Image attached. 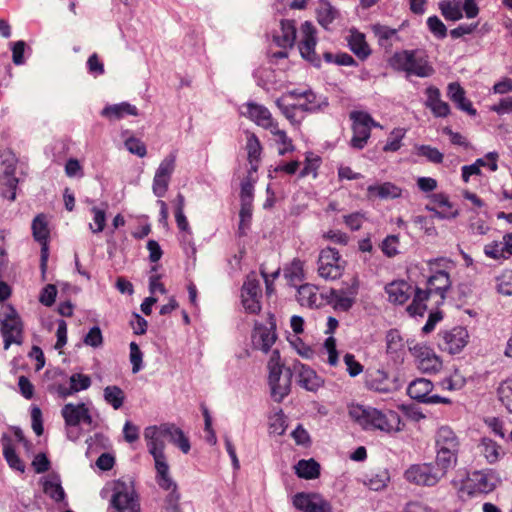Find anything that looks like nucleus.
<instances>
[{
    "label": "nucleus",
    "instance_id": "obj_25",
    "mask_svg": "<svg viewBox=\"0 0 512 512\" xmlns=\"http://www.w3.org/2000/svg\"><path fill=\"white\" fill-rule=\"evenodd\" d=\"M144 437L147 440V447L152 456L165 455L164 437L160 434L159 426L146 427Z\"/></svg>",
    "mask_w": 512,
    "mask_h": 512
},
{
    "label": "nucleus",
    "instance_id": "obj_20",
    "mask_svg": "<svg viewBox=\"0 0 512 512\" xmlns=\"http://www.w3.org/2000/svg\"><path fill=\"white\" fill-rule=\"evenodd\" d=\"M159 429L160 434L177 446L184 454L190 451L191 446L188 437L175 424L164 423L159 425Z\"/></svg>",
    "mask_w": 512,
    "mask_h": 512
},
{
    "label": "nucleus",
    "instance_id": "obj_57",
    "mask_svg": "<svg viewBox=\"0 0 512 512\" xmlns=\"http://www.w3.org/2000/svg\"><path fill=\"white\" fill-rule=\"evenodd\" d=\"M57 296V288L53 284H47L41 291L39 301L41 304L50 307L54 304Z\"/></svg>",
    "mask_w": 512,
    "mask_h": 512
},
{
    "label": "nucleus",
    "instance_id": "obj_55",
    "mask_svg": "<svg viewBox=\"0 0 512 512\" xmlns=\"http://www.w3.org/2000/svg\"><path fill=\"white\" fill-rule=\"evenodd\" d=\"M125 147L130 153L137 155L138 157L141 158L146 156L147 154L146 145L144 144V142L135 137H129L128 139H126Z\"/></svg>",
    "mask_w": 512,
    "mask_h": 512
},
{
    "label": "nucleus",
    "instance_id": "obj_61",
    "mask_svg": "<svg viewBox=\"0 0 512 512\" xmlns=\"http://www.w3.org/2000/svg\"><path fill=\"white\" fill-rule=\"evenodd\" d=\"M169 182V178L155 174L152 185L153 193L159 198L164 197L168 190Z\"/></svg>",
    "mask_w": 512,
    "mask_h": 512
},
{
    "label": "nucleus",
    "instance_id": "obj_35",
    "mask_svg": "<svg viewBox=\"0 0 512 512\" xmlns=\"http://www.w3.org/2000/svg\"><path fill=\"white\" fill-rule=\"evenodd\" d=\"M479 449L480 453L491 464L497 462L504 454L502 448L494 440L486 437L482 438Z\"/></svg>",
    "mask_w": 512,
    "mask_h": 512
},
{
    "label": "nucleus",
    "instance_id": "obj_44",
    "mask_svg": "<svg viewBox=\"0 0 512 512\" xmlns=\"http://www.w3.org/2000/svg\"><path fill=\"white\" fill-rule=\"evenodd\" d=\"M497 394L501 403L512 413V378L503 381L499 385Z\"/></svg>",
    "mask_w": 512,
    "mask_h": 512
},
{
    "label": "nucleus",
    "instance_id": "obj_28",
    "mask_svg": "<svg viewBox=\"0 0 512 512\" xmlns=\"http://www.w3.org/2000/svg\"><path fill=\"white\" fill-rule=\"evenodd\" d=\"M448 96L457 107L467 112L469 115H476V110L473 108L471 101L465 97V90L458 83H450L448 85Z\"/></svg>",
    "mask_w": 512,
    "mask_h": 512
},
{
    "label": "nucleus",
    "instance_id": "obj_22",
    "mask_svg": "<svg viewBox=\"0 0 512 512\" xmlns=\"http://www.w3.org/2000/svg\"><path fill=\"white\" fill-rule=\"evenodd\" d=\"M246 110H242L241 114L251 121L255 122L258 126L264 127L270 124L272 115L270 111L263 105L255 102H247L242 106Z\"/></svg>",
    "mask_w": 512,
    "mask_h": 512
},
{
    "label": "nucleus",
    "instance_id": "obj_49",
    "mask_svg": "<svg viewBox=\"0 0 512 512\" xmlns=\"http://www.w3.org/2000/svg\"><path fill=\"white\" fill-rule=\"evenodd\" d=\"M497 291L502 295H512V270L504 271L497 277Z\"/></svg>",
    "mask_w": 512,
    "mask_h": 512
},
{
    "label": "nucleus",
    "instance_id": "obj_43",
    "mask_svg": "<svg viewBox=\"0 0 512 512\" xmlns=\"http://www.w3.org/2000/svg\"><path fill=\"white\" fill-rule=\"evenodd\" d=\"M246 149L248 152V161L251 165L258 162L262 152V146L258 137L254 133H250L247 137Z\"/></svg>",
    "mask_w": 512,
    "mask_h": 512
},
{
    "label": "nucleus",
    "instance_id": "obj_50",
    "mask_svg": "<svg viewBox=\"0 0 512 512\" xmlns=\"http://www.w3.org/2000/svg\"><path fill=\"white\" fill-rule=\"evenodd\" d=\"M427 26L430 32L438 39H444L447 36V28L437 16H430L427 19Z\"/></svg>",
    "mask_w": 512,
    "mask_h": 512
},
{
    "label": "nucleus",
    "instance_id": "obj_51",
    "mask_svg": "<svg viewBox=\"0 0 512 512\" xmlns=\"http://www.w3.org/2000/svg\"><path fill=\"white\" fill-rule=\"evenodd\" d=\"M418 155L426 157L430 162L439 164L443 161V154L435 147L421 145L418 147Z\"/></svg>",
    "mask_w": 512,
    "mask_h": 512
},
{
    "label": "nucleus",
    "instance_id": "obj_32",
    "mask_svg": "<svg viewBox=\"0 0 512 512\" xmlns=\"http://www.w3.org/2000/svg\"><path fill=\"white\" fill-rule=\"evenodd\" d=\"M317 21L325 29L336 19L338 11L328 0H320L316 10Z\"/></svg>",
    "mask_w": 512,
    "mask_h": 512
},
{
    "label": "nucleus",
    "instance_id": "obj_24",
    "mask_svg": "<svg viewBox=\"0 0 512 512\" xmlns=\"http://www.w3.org/2000/svg\"><path fill=\"white\" fill-rule=\"evenodd\" d=\"M417 367L423 373H436L441 369L442 361L432 350L424 348L417 356Z\"/></svg>",
    "mask_w": 512,
    "mask_h": 512
},
{
    "label": "nucleus",
    "instance_id": "obj_48",
    "mask_svg": "<svg viewBox=\"0 0 512 512\" xmlns=\"http://www.w3.org/2000/svg\"><path fill=\"white\" fill-rule=\"evenodd\" d=\"M403 426L404 422L398 412L386 411V433L401 431Z\"/></svg>",
    "mask_w": 512,
    "mask_h": 512
},
{
    "label": "nucleus",
    "instance_id": "obj_18",
    "mask_svg": "<svg viewBox=\"0 0 512 512\" xmlns=\"http://www.w3.org/2000/svg\"><path fill=\"white\" fill-rule=\"evenodd\" d=\"M291 369L292 373H297L298 384L307 391L316 392L320 387H322L324 381L309 366L296 360L294 361Z\"/></svg>",
    "mask_w": 512,
    "mask_h": 512
},
{
    "label": "nucleus",
    "instance_id": "obj_62",
    "mask_svg": "<svg viewBox=\"0 0 512 512\" xmlns=\"http://www.w3.org/2000/svg\"><path fill=\"white\" fill-rule=\"evenodd\" d=\"M242 304L246 312L250 314H258L261 310L260 299L261 297H253L242 295Z\"/></svg>",
    "mask_w": 512,
    "mask_h": 512
},
{
    "label": "nucleus",
    "instance_id": "obj_33",
    "mask_svg": "<svg viewBox=\"0 0 512 512\" xmlns=\"http://www.w3.org/2000/svg\"><path fill=\"white\" fill-rule=\"evenodd\" d=\"M348 45L351 51L362 60L366 59L371 53L362 33L352 32L348 39Z\"/></svg>",
    "mask_w": 512,
    "mask_h": 512
},
{
    "label": "nucleus",
    "instance_id": "obj_7",
    "mask_svg": "<svg viewBox=\"0 0 512 512\" xmlns=\"http://www.w3.org/2000/svg\"><path fill=\"white\" fill-rule=\"evenodd\" d=\"M317 264L318 274L325 280H336L345 270V261L341 259L339 251L331 247L320 251Z\"/></svg>",
    "mask_w": 512,
    "mask_h": 512
},
{
    "label": "nucleus",
    "instance_id": "obj_16",
    "mask_svg": "<svg viewBox=\"0 0 512 512\" xmlns=\"http://www.w3.org/2000/svg\"><path fill=\"white\" fill-rule=\"evenodd\" d=\"M293 505L304 512H332L330 503L317 493H297Z\"/></svg>",
    "mask_w": 512,
    "mask_h": 512
},
{
    "label": "nucleus",
    "instance_id": "obj_23",
    "mask_svg": "<svg viewBox=\"0 0 512 512\" xmlns=\"http://www.w3.org/2000/svg\"><path fill=\"white\" fill-rule=\"evenodd\" d=\"M426 106L431 109L436 117H446L450 113V107L447 102L440 99V91L434 86L426 89Z\"/></svg>",
    "mask_w": 512,
    "mask_h": 512
},
{
    "label": "nucleus",
    "instance_id": "obj_8",
    "mask_svg": "<svg viewBox=\"0 0 512 512\" xmlns=\"http://www.w3.org/2000/svg\"><path fill=\"white\" fill-rule=\"evenodd\" d=\"M453 484L460 493H465L468 496L487 494L495 488L491 475L484 471L467 473L466 477L461 480L459 486L456 481H453Z\"/></svg>",
    "mask_w": 512,
    "mask_h": 512
},
{
    "label": "nucleus",
    "instance_id": "obj_2",
    "mask_svg": "<svg viewBox=\"0 0 512 512\" xmlns=\"http://www.w3.org/2000/svg\"><path fill=\"white\" fill-rule=\"evenodd\" d=\"M435 462L443 472L453 469L458 463L461 442L454 430L443 425L439 427L434 436Z\"/></svg>",
    "mask_w": 512,
    "mask_h": 512
},
{
    "label": "nucleus",
    "instance_id": "obj_39",
    "mask_svg": "<svg viewBox=\"0 0 512 512\" xmlns=\"http://www.w3.org/2000/svg\"><path fill=\"white\" fill-rule=\"evenodd\" d=\"M366 387L377 392L384 391V372L380 369H368L365 376Z\"/></svg>",
    "mask_w": 512,
    "mask_h": 512
},
{
    "label": "nucleus",
    "instance_id": "obj_6",
    "mask_svg": "<svg viewBox=\"0 0 512 512\" xmlns=\"http://www.w3.org/2000/svg\"><path fill=\"white\" fill-rule=\"evenodd\" d=\"M447 474L436 462L411 465L404 473L405 479L412 484L432 487Z\"/></svg>",
    "mask_w": 512,
    "mask_h": 512
},
{
    "label": "nucleus",
    "instance_id": "obj_13",
    "mask_svg": "<svg viewBox=\"0 0 512 512\" xmlns=\"http://www.w3.org/2000/svg\"><path fill=\"white\" fill-rule=\"evenodd\" d=\"M359 283L356 278L350 285L340 289H330L325 295V299L337 311H349L356 301L358 294Z\"/></svg>",
    "mask_w": 512,
    "mask_h": 512
},
{
    "label": "nucleus",
    "instance_id": "obj_46",
    "mask_svg": "<svg viewBox=\"0 0 512 512\" xmlns=\"http://www.w3.org/2000/svg\"><path fill=\"white\" fill-rule=\"evenodd\" d=\"M175 167H176V154L170 153L161 161L155 174L171 179V176L175 170Z\"/></svg>",
    "mask_w": 512,
    "mask_h": 512
},
{
    "label": "nucleus",
    "instance_id": "obj_15",
    "mask_svg": "<svg viewBox=\"0 0 512 512\" xmlns=\"http://www.w3.org/2000/svg\"><path fill=\"white\" fill-rule=\"evenodd\" d=\"M302 40L299 43V51L301 56L313 64L315 67H320L321 60L315 52L316 46V29L311 22L305 21L301 27Z\"/></svg>",
    "mask_w": 512,
    "mask_h": 512
},
{
    "label": "nucleus",
    "instance_id": "obj_42",
    "mask_svg": "<svg viewBox=\"0 0 512 512\" xmlns=\"http://www.w3.org/2000/svg\"><path fill=\"white\" fill-rule=\"evenodd\" d=\"M241 294L253 297H262L260 281L254 272L247 275L246 280L242 286Z\"/></svg>",
    "mask_w": 512,
    "mask_h": 512
},
{
    "label": "nucleus",
    "instance_id": "obj_27",
    "mask_svg": "<svg viewBox=\"0 0 512 512\" xmlns=\"http://www.w3.org/2000/svg\"><path fill=\"white\" fill-rule=\"evenodd\" d=\"M101 115L109 120H120L126 115L137 116L138 109L136 106L131 105L128 102H121L119 104L104 107L101 111Z\"/></svg>",
    "mask_w": 512,
    "mask_h": 512
},
{
    "label": "nucleus",
    "instance_id": "obj_54",
    "mask_svg": "<svg viewBox=\"0 0 512 512\" xmlns=\"http://www.w3.org/2000/svg\"><path fill=\"white\" fill-rule=\"evenodd\" d=\"M2 165L4 166V178L15 177L16 158L11 152H4L0 154Z\"/></svg>",
    "mask_w": 512,
    "mask_h": 512
},
{
    "label": "nucleus",
    "instance_id": "obj_59",
    "mask_svg": "<svg viewBox=\"0 0 512 512\" xmlns=\"http://www.w3.org/2000/svg\"><path fill=\"white\" fill-rule=\"evenodd\" d=\"M84 343L93 348L100 347L103 343L101 329L98 326L92 327L85 336Z\"/></svg>",
    "mask_w": 512,
    "mask_h": 512
},
{
    "label": "nucleus",
    "instance_id": "obj_64",
    "mask_svg": "<svg viewBox=\"0 0 512 512\" xmlns=\"http://www.w3.org/2000/svg\"><path fill=\"white\" fill-rule=\"evenodd\" d=\"M344 362L351 377H356L363 370V366L358 361H356L355 356L351 353L344 355Z\"/></svg>",
    "mask_w": 512,
    "mask_h": 512
},
{
    "label": "nucleus",
    "instance_id": "obj_1",
    "mask_svg": "<svg viewBox=\"0 0 512 512\" xmlns=\"http://www.w3.org/2000/svg\"><path fill=\"white\" fill-rule=\"evenodd\" d=\"M450 287L449 273L444 270L436 271L428 277L425 288L417 287L415 289V295L411 304L407 307V312L411 316H423L428 308L427 302L430 300H434L436 306L442 305Z\"/></svg>",
    "mask_w": 512,
    "mask_h": 512
},
{
    "label": "nucleus",
    "instance_id": "obj_38",
    "mask_svg": "<svg viewBox=\"0 0 512 512\" xmlns=\"http://www.w3.org/2000/svg\"><path fill=\"white\" fill-rule=\"evenodd\" d=\"M104 399L115 410H118L124 403L125 394L124 391L116 385L107 386L104 389Z\"/></svg>",
    "mask_w": 512,
    "mask_h": 512
},
{
    "label": "nucleus",
    "instance_id": "obj_34",
    "mask_svg": "<svg viewBox=\"0 0 512 512\" xmlns=\"http://www.w3.org/2000/svg\"><path fill=\"white\" fill-rule=\"evenodd\" d=\"M296 474L298 477L303 479H316L320 475V465L313 458L308 460H300L296 467Z\"/></svg>",
    "mask_w": 512,
    "mask_h": 512
},
{
    "label": "nucleus",
    "instance_id": "obj_37",
    "mask_svg": "<svg viewBox=\"0 0 512 512\" xmlns=\"http://www.w3.org/2000/svg\"><path fill=\"white\" fill-rule=\"evenodd\" d=\"M43 492L55 502H62L66 497L58 476H55V480H45L43 482Z\"/></svg>",
    "mask_w": 512,
    "mask_h": 512
},
{
    "label": "nucleus",
    "instance_id": "obj_11",
    "mask_svg": "<svg viewBox=\"0 0 512 512\" xmlns=\"http://www.w3.org/2000/svg\"><path fill=\"white\" fill-rule=\"evenodd\" d=\"M1 334L4 341V349L7 350L12 344H22L23 323L14 308H10L0 320Z\"/></svg>",
    "mask_w": 512,
    "mask_h": 512
},
{
    "label": "nucleus",
    "instance_id": "obj_47",
    "mask_svg": "<svg viewBox=\"0 0 512 512\" xmlns=\"http://www.w3.org/2000/svg\"><path fill=\"white\" fill-rule=\"evenodd\" d=\"M440 10L446 20L458 21L463 17L459 5L453 4L451 1L442 2L440 4Z\"/></svg>",
    "mask_w": 512,
    "mask_h": 512
},
{
    "label": "nucleus",
    "instance_id": "obj_3",
    "mask_svg": "<svg viewBox=\"0 0 512 512\" xmlns=\"http://www.w3.org/2000/svg\"><path fill=\"white\" fill-rule=\"evenodd\" d=\"M389 63L395 70L405 72L407 77L429 78L435 73V69L429 61V56L424 50L420 49L396 52L390 58Z\"/></svg>",
    "mask_w": 512,
    "mask_h": 512
},
{
    "label": "nucleus",
    "instance_id": "obj_10",
    "mask_svg": "<svg viewBox=\"0 0 512 512\" xmlns=\"http://www.w3.org/2000/svg\"><path fill=\"white\" fill-rule=\"evenodd\" d=\"M352 120L353 136L351 139V146L357 149H362L370 137L371 128L378 126L373 118L366 112L352 111L350 113Z\"/></svg>",
    "mask_w": 512,
    "mask_h": 512
},
{
    "label": "nucleus",
    "instance_id": "obj_58",
    "mask_svg": "<svg viewBox=\"0 0 512 512\" xmlns=\"http://www.w3.org/2000/svg\"><path fill=\"white\" fill-rule=\"evenodd\" d=\"M142 358L143 354L135 342L130 343V361L132 364L133 373H137L142 368Z\"/></svg>",
    "mask_w": 512,
    "mask_h": 512
},
{
    "label": "nucleus",
    "instance_id": "obj_63",
    "mask_svg": "<svg viewBox=\"0 0 512 512\" xmlns=\"http://www.w3.org/2000/svg\"><path fill=\"white\" fill-rule=\"evenodd\" d=\"M172 491L167 495L165 503L167 512H180V494L177 492V485L171 487Z\"/></svg>",
    "mask_w": 512,
    "mask_h": 512
},
{
    "label": "nucleus",
    "instance_id": "obj_4",
    "mask_svg": "<svg viewBox=\"0 0 512 512\" xmlns=\"http://www.w3.org/2000/svg\"><path fill=\"white\" fill-rule=\"evenodd\" d=\"M269 385L275 402H281L290 392L292 369L280 363V353L274 350L268 362Z\"/></svg>",
    "mask_w": 512,
    "mask_h": 512
},
{
    "label": "nucleus",
    "instance_id": "obj_40",
    "mask_svg": "<svg viewBox=\"0 0 512 512\" xmlns=\"http://www.w3.org/2000/svg\"><path fill=\"white\" fill-rule=\"evenodd\" d=\"M3 456L8 463L9 467L21 473L25 472V465L20 457L17 455L14 447L7 443L3 446Z\"/></svg>",
    "mask_w": 512,
    "mask_h": 512
},
{
    "label": "nucleus",
    "instance_id": "obj_26",
    "mask_svg": "<svg viewBox=\"0 0 512 512\" xmlns=\"http://www.w3.org/2000/svg\"><path fill=\"white\" fill-rule=\"evenodd\" d=\"M281 34L274 36L275 43L282 48H290L296 40V23L294 20L283 19L280 22Z\"/></svg>",
    "mask_w": 512,
    "mask_h": 512
},
{
    "label": "nucleus",
    "instance_id": "obj_19",
    "mask_svg": "<svg viewBox=\"0 0 512 512\" xmlns=\"http://www.w3.org/2000/svg\"><path fill=\"white\" fill-rule=\"evenodd\" d=\"M61 414L65 424L70 427L78 426L81 422L91 425L93 421L89 409L84 403L77 405L67 403L63 406Z\"/></svg>",
    "mask_w": 512,
    "mask_h": 512
},
{
    "label": "nucleus",
    "instance_id": "obj_60",
    "mask_svg": "<svg viewBox=\"0 0 512 512\" xmlns=\"http://www.w3.org/2000/svg\"><path fill=\"white\" fill-rule=\"evenodd\" d=\"M31 465L37 474H41L47 472L50 469L51 462L46 454L38 453L35 455Z\"/></svg>",
    "mask_w": 512,
    "mask_h": 512
},
{
    "label": "nucleus",
    "instance_id": "obj_45",
    "mask_svg": "<svg viewBox=\"0 0 512 512\" xmlns=\"http://www.w3.org/2000/svg\"><path fill=\"white\" fill-rule=\"evenodd\" d=\"M484 254L491 259H506V250H504L503 241H492L484 246Z\"/></svg>",
    "mask_w": 512,
    "mask_h": 512
},
{
    "label": "nucleus",
    "instance_id": "obj_30",
    "mask_svg": "<svg viewBox=\"0 0 512 512\" xmlns=\"http://www.w3.org/2000/svg\"><path fill=\"white\" fill-rule=\"evenodd\" d=\"M386 353L394 354L395 360L405 354V344L398 330H390L386 334Z\"/></svg>",
    "mask_w": 512,
    "mask_h": 512
},
{
    "label": "nucleus",
    "instance_id": "obj_56",
    "mask_svg": "<svg viewBox=\"0 0 512 512\" xmlns=\"http://www.w3.org/2000/svg\"><path fill=\"white\" fill-rule=\"evenodd\" d=\"M240 223L238 227V233L240 236L245 235V229L248 227L251 217H252V209L249 203H242L241 209L239 212Z\"/></svg>",
    "mask_w": 512,
    "mask_h": 512
},
{
    "label": "nucleus",
    "instance_id": "obj_29",
    "mask_svg": "<svg viewBox=\"0 0 512 512\" xmlns=\"http://www.w3.org/2000/svg\"><path fill=\"white\" fill-rule=\"evenodd\" d=\"M155 461V469L157 472L156 480L158 485L164 490H170L172 486L175 487V482L169 475V465L166 461L165 455L153 456Z\"/></svg>",
    "mask_w": 512,
    "mask_h": 512
},
{
    "label": "nucleus",
    "instance_id": "obj_31",
    "mask_svg": "<svg viewBox=\"0 0 512 512\" xmlns=\"http://www.w3.org/2000/svg\"><path fill=\"white\" fill-rule=\"evenodd\" d=\"M318 288L312 284H303L298 288L297 300L301 306L318 307Z\"/></svg>",
    "mask_w": 512,
    "mask_h": 512
},
{
    "label": "nucleus",
    "instance_id": "obj_12",
    "mask_svg": "<svg viewBox=\"0 0 512 512\" xmlns=\"http://www.w3.org/2000/svg\"><path fill=\"white\" fill-rule=\"evenodd\" d=\"M434 388L433 383L425 378L413 380L408 388L407 394L414 400L425 404H451V399L437 394H431Z\"/></svg>",
    "mask_w": 512,
    "mask_h": 512
},
{
    "label": "nucleus",
    "instance_id": "obj_53",
    "mask_svg": "<svg viewBox=\"0 0 512 512\" xmlns=\"http://www.w3.org/2000/svg\"><path fill=\"white\" fill-rule=\"evenodd\" d=\"M4 180L1 187V194L9 201H14L16 199V189L19 181L16 177H8L4 178Z\"/></svg>",
    "mask_w": 512,
    "mask_h": 512
},
{
    "label": "nucleus",
    "instance_id": "obj_52",
    "mask_svg": "<svg viewBox=\"0 0 512 512\" xmlns=\"http://www.w3.org/2000/svg\"><path fill=\"white\" fill-rule=\"evenodd\" d=\"M406 130L403 128L394 129L386 141V151H397L401 147V140L404 138Z\"/></svg>",
    "mask_w": 512,
    "mask_h": 512
},
{
    "label": "nucleus",
    "instance_id": "obj_21",
    "mask_svg": "<svg viewBox=\"0 0 512 512\" xmlns=\"http://www.w3.org/2000/svg\"><path fill=\"white\" fill-rule=\"evenodd\" d=\"M415 294V289L404 281H393L386 285V294L391 303L402 305L408 301L412 294Z\"/></svg>",
    "mask_w": 512,
    "mask_h": 512
},
{
    "label": "nucleus",
    "instance_id": "obj_36",
    "mask_svg": "<svg viewBox=\"0 0 512 512\" xmlns=\"http://www.w3.org/2000/svg\"><path fill=\"white\" fill-rule=\"evenodd\" d=\"M303 100V102H299L297 105L299 106V110L304 112L312 113L321 110L323 106H328V103L317 96L312 90L304 91Z\"/></svg>",
    "mask_w": 512,
    "mask_h": 512
},
{
    "label": "nucleus",
    "instance_id": "obj_5",
    "mask_svg": "<svg viewBox=\"0 0 512 512\" xmlns=\"http://www.w3.org/2000/svg\"><path fill=\"white\" fill-rule=\"evenodd\" d=\"M110 507L114 512H140L139 497L131 479L115 481Z\"/></svg>",
    "mask_w": 512,
    "mask_h": 512
},
{
    "label": "nucleus",
    "instance_id": "obj_14",
    "mask_svg": "<svg viewBox=\"0 0 512 512\" xmlns=\"http://www.w3.org/2000/svg\"><path fill=\"white\" fill-rule=\"evenodd\" d=\"M349 415L365 430H384V415L380 410L364 405H353L349 409Z\"/></svg>",
    "mask_w": 512,
    "mask_h": 512
},
{
    "label": "nucleus",
    "instance_id": "obj_17",
    "mask_svg": "<svg viewBox=\"0 0 512 512\" xmlns=\"http://www.w3.org/2000/svg\"><path fill=\"white\" fill-rule=\"evenodd\" d=\"M430 203L425 209L433 212L435 217L439 219H454L459 215L458 209L454 208V204L444 193H434L429 196Z\"/></svg>",
    "mask_w": 512,
    "mask_h": 512
},
{
    "label": "nucleus",
    "instance_id": "obj_41",
    "mask_svg": "<svg viewBox=\"0 0 512 512\" xmlns=\"http://www.w3.org/2000/svg\"><path fill=\"white\" fill-rule=\"evenodd\" d=\"M33 237L38 242H47L49 237V230L45 216L37 215L32 222Z\"/></svg>",
    "mask_w": 512,
    "mask_h": 512
},
{
    "label": "nucleus",
    "instance_id": "obj_9",
    "mask_svg": "<svg viewBox=\"0 0 512 512\" xmlns=\"http://www.w3.org/2000/svg\"><path fill=\"white\" fill-rule=\"evenodd\" d=\"M468 341L469 333L467 329L456 326L449 330H441L438 333L437 345L441 351L455 355L463 350Z\"/></svg>",
    "mask_w": 512,
    "mask_h": 512
}]
</instances>
